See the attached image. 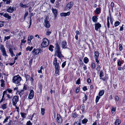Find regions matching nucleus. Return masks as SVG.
I'll use <instances>...</instances> for the list:
<instances>
[{
	"instance_id": "21",
	"label": "nucleus",
	"mask_w": 125,
	"mask_h": 125,
	"mask_svg": "<svg viewBox=\"0 0 125 125\" xmlns=\"http://www.w3.org/2000/svg\"><path fill=\"white\" fill-rule=\"evenodd\" d=\"M98 18H97V17L94 16L92 18L93 21L95 23H96L97 22V20Z\"/></svg>"
},
{
	"instance_id": "35",
	"label": "nucleus",
	"mask_w": 125,
	"mask_h": 125,
	"mask_svg": "<svg viewBox=\"0 0 125 125\" xmlns=\"http://www.w3.org/2000/svg\"><path fill=\"white\" fill-rule=\"evenodd\" d=\"M25 76L26 79V81L29 80L30 78L31 77L28 74H25Z\"/></svg>"
},
{
	"instance_id": "29",
	"label": "nucleus",
	"mask_w": 125,
	"mask_h": 125,
	"mask_svg": "<svg viewBox=\"0 0 125 125\" xmlns=\"http://www.w3.org/2000/svg\"><path fill=\"white\" fill-rule=\"evenodd\" d=\"M55 73L57 74L58 75H59V68H55Z\"/></svg>"
},
{
	"instance_id": "48",
	"label": "nucleus",
	"mask_w": 125,
	"mask_h": 125,
	"mask_svg": "<svg viewBox=\"0 0 125 125\" xmlns=\"http://www.w3.org/2000/svg\"><path fill=\"white\" fill-rule=\"evenodd\" d=\"M103 76V73L102 70L100 71V78H101Z\"/></svg>"
},
{
	"instance_id": "59",
	"label": "nucleus",
	"mask_w": 125,
	"mask_h": 125,
	"mask_svg": "<svg viewBox=\"0 0 125 125\" xmlns=\"http://www.w3.org/2000/svg\"><path fill=\"white\" fill-rule=\"evenodd\" d=\"M124 26V24H123L120 27V31H122L124 30V27L123 26Z\"/></svg>"
},
{
	"instance_id": "44",
	"label": "nucleus",
	"mask_w": 125,
	"mask_h": 125,
	"mask_svg": "<svg viewBox=\"0 0 125 125\" xmlns=\"http://www.w3.org/2000/svg\"><path fill=\"white\" fill-rule=\"evenodd\" d=\"M120 24V22L119 21H117L115 22V27H116L118 26Z\"/></svg>"
},
{
	"instance_id": "24",
	"label": "nucleus",
	"mask_w": 125,
	"mask_h": 125,
	"mask_svg": "<svg viewBox=\"0 0 125 125\" xmlns=\"http://www.w3.org/2000/svg\"><path fill=\"white\" fill-rule=\"evenodd\" d=\"M1 107L3 110L6 109L7 108V104H3L1 105Z\"/></svg>"
},
{
	"instance_id": "46",
	"label": "nucleus",
	"mask_w": 125,
	"mask_h": 125,
	"mask_svg": "<svg viewBox=\"0 0 125 125\" xmlns=\"http://www.w3.org/2000/svg\"><path fill=\"white\" fill-rule=\"evenodd\" d=\"M117 65L118 66H121V63L120 59H118L117 60Z\"/></svg>"
},
{
	"instance_id": "15",
	"label": "nucleus",
	"mask_w": 125,
	"mask_h": 125,
	"mask_svg": "<svg viewBox=\"0 0 125 125\" xmlns=\"http://www.w3.org/2000/svg\"><path fill=\"white\" fill-rule=\"evenodd\" d=\"M61 0H57L55 2V7H58L60 6V4L61 3Z\"/></svg>"
},
{
	"instance_id": "30",
	"label": "nucleus",
	"mask_w": 125,
	"mask_h": 125,
	"mask_svg": "<svg viewBox=\"0 0 125 125\" xmlns=\"http://www.w3.org/2000/svg\"><path fill=\"white\" fill-rule=\"evenodd\" d=\"M54 48V47L52 45H50L49 48V49L52 52L53 51V48Z\"/></svg>"
},
{
	"instance_id": "8",
	"label": "nucleus",
	"mask_w": 125,
	"mask_h": 125,
	"mask_svg": "<svg viewBox=\"0 0 125 125\" xmlns=\"http://www.w3.org/2000/svg\"><path fill=\"white\" fill-rule=\"evenodd\" d=\"M95 29L97 31H98L101 27V25L99 22L96 23L94 24Z\"/></svg>"
},
{
	"instance_id": "39",
	"label": "nucleus",
	"mask_w": 125,
	"mask_h": 125,
	"mask_svg": "<svg viewBox=\"0 0 125 125\" xmlns=\"http://www.w3.org/2000/svg\"><path fill=\"white\" fill-rule=\"evenodd\" d=\"M37 50L38 54H39L40 52H42V49L41 48H39L37 49Z\"/></svg>"
},
{
	"instance_id": "52",
	"label": "nucleus",
	"mask_w": 125,
	"mask_h": 125,
	"mask_svg": "<svg viewBox=\"0 0 125 125\" xmlns=\"http://www.w3.org/2000/svg\"><path fill=\"white\" fill-rule=\"evenodd\" d=\"M80 122V121L79 122H75L74 124V125H81V123Z\"/></svg>"
},
{
	"instance_id": "53",
	"label": "nucleus",
	"mask_w": 125,
	"mask_h": 125,
	"mask_svg": "<svg viewBox=\"0 0 125 125\" xmlns=\"http://www.w3.org/2000/svg\"><path fill=\"white\" fill-rule=\"evenodd\" d=\"M43 67L42 66H41L40 67V70L38 71V72L39 73H42V70L43 69Z\"/></svg>"
},
{
	"instance_id": "58",
	"label": "nucleus",
	"mask_w": 125,
	"mask_h": 125,
	"mask_svg": "<svg viewBox=\"0 0 125 125\" xmlns=\"http://www.w3.org/2000/svg\"><path fill=\"white\" fill-rule=\"evenodd\" d=\"M32 124L30 121H27L26 124L27 125H32Z\"/></svg>"
},
{
	"instance_id": "62",
	"label": "nucleus",
	"mask_w": 125,
	"mask_h": 125,
	"mask_svg": "<svg viewBox=\"0 0 125 125\" xmlns=\"http://www.w3.org/2000/svg\"><path fill=\"white\" fill-rule=\"evenodd\" d=\"M4 21H3L2 22H1V23H0V27H1L4 26V24L3 23Z\"/></svg>"
},
{
	"instance_id": "14",
	"label": "nucleus",
	"mask_w": 125,
	"mask_h": 125,
	"mask_svg": "<svg viewBox=\"0 0 125 125\" xmlns=\"http://www.w3.org/2000/svg\"><path fill=\"white\" fill-rule=\"evenodd\" d=\"M62 48H66L67 47V42L65 40L63 41L62 42Z\"/></svg>"
},
{
	"instance_id": "9",
	"label": "nucleus",
	"mask_w": 125,
	"mask_h": 125,
	"mask_svg": "<svg viewBox=\"0 0 125 125\" xmlns=\"http://www.w3.org/2000/svg\"><path fill=\"white\" fill-rule=\"evenodd\" d=\"M57 58L56 57L54 58L53 62V64L55 66V68H59V64L57 62Z\"/></svg>"
},
{
	"instance_id": "2",
	"label": "nucleus",
	"mask_w": 125,
	"mask_h": 125,
	"mask_svg": "<svg viewBox=\"0 0 125 125\" xmlns=\"http://www.w3.org/2000/svg\"><path fill=\"white\" fill-rule=\"evenodd\" d=\"M21 80V77L18 75L14 76L13 78L12 81L13 83L18 84L20 83Z\"/></svg>"
},
{
	"instance_id": "34",
	"label": "nucleus",
	"mask_w": 125,
	"mask_h": 125,
	"mask_svg": "<svg viewBox=\"0 0 125 125\" xmlns=\"http://www.w3.org/2000/svg\"><path fill=\"white\" fill-rule=\"evenodd\" d=\"M83 61L85 63H87L89 61V60L87 57H85Z\"/></svg>"
},
{
	"instance_id": "45",
	"label": "nucleus",
	"mask_w": 125,
	"mask_h": 125,
	"mask_svg": "<svg viewBox=\"0 0 125 125\" xmlns=\"http://www.w3.org/2000/svg\"><path fill=\"white\" fill-rule=\"evenodd\" d=\"M10 116H9L7 117H6V119H5L4 121L3 122V123H4L5 122H7L8 120L10 118Z\"/></svg>"
},
{
	"instance_id": "20",
	"label": "nucleus",
	"mask_w": 125,
	"mask_h": 125,
	"mask_svg": "<svg viewBox=\"0 0 125 125\" xmlns=\"http://www.w3.org/2000/svg\"><path fill=\"white\" fill-rule=\"evenodd\" d=\"M121 122V120L120 119H117L115 122V125H119Z\"/></svg>"
},
{
	"instance_id": "56",
	"label": "nucleus",
	"mask_w": 125,
	"mask_h": 125,
	"mask_svg": "<svg viewBox=\"0 0 125 125\" xmlns=\"http://www.w3.org/2000/svg\"><path fill=\"white\" fill-rule=\"evenodd\" d=\"M111 6L112 8V10L113 9V8L114 7V3L113 2H112L111 3Z\"/></svg>"
},
{
	"instance_id": "25",
	"label": "nucleus",
	"mask_w": 125,
	"mask_h": 125,
	"mask_svg": "<svg viewBox=\"0 0 125 125\" xmlns=\"http://www.w3.org/2000/svg\"><path fill=\"white\" fill-rule=\"evenodd\" d=\"M109 18H110L111 23V24H112L114 19L112 17L110 13L109 14Z\"/></svg>"
},
{
	"instance_id": "51",
	"label": "nucleus",
	"mask_w": 125,
	"mask_h": 125,
	"mask_svg": "<svg viewBox=\"0 0 125 125\" xmlns=\"http://www.w3.org/2000/svg\"><path fill=\"white\" fill-rule=\"evenodd\" d=\"M91 67L93 69H94L95 67V64L93 62L91 64Z\"/></svg>"
},
{
	"instance_id": "43",
	"label": "nucleus",
	"mask_w": 125,
	"mask_h": 125,
	"mask_svg": "<svg viewBox=\"0 0 125 125\" xmlns=\"http://www.w3.org/2000/svg\"><path fill=\"white\" fill-rule=\"evenodd\" d=\"M51 33V32L49 31V29H48L46 33V34L47 35H49Z\"/></svg>"
},
{
	"instance_id": "38",
	"label": "nucleus",
	"mask_w": 125,
	"mask_h": 125,
	"mask_svg": "<svg viewBox=\"0 0 125 125\" xmlns=\"http://www.w3.org/2000/svg\"><path fill=\"white\" fill-rule=\"evenodd\" d=\"M41 113L42 115H43L45 113V109L43 108H42L41 109Z\"/></svg>"
},
{
	"instance_id": "13",
	"label": "nucleus",
	"mask_w": 125,
	"mask_h": 125,
	"mask_svg": "<svg viewBox=\"0 0 125 125\" xmlns=\"http://www.w3.org/2000/svg\"><path fill=\"white\" fill-rule=\"evenodd\" d=\"M52 11L54 15V19H56L58 13L57 10L56 9L52 8Z\"/></svg>"
},
{
	"instance_id": "23",
	"label": "nucleus",
	"mask_w": 125,
	"mask_h": 125,
	"mask_svg": "<svg viewBox=\"0 0 125 125\" xmlns=\"http://www.w3.org/2000/svg\"><path fill=\"white\" fill-rule=\"evenodd\" d=\"M4 2H6V4H10V3L12 1L11 0H2Z\"/></svg>"
},
{
	"instance_id": "7",
	"label": "nucleus",
	"mask_w": 125,
	"mask_h": 125,
	"mask_svg": "<svg viewBox=\"0 0 125 125\" xmlns=\"http://www.w3.org/2000/svg\"><path fill=\"white\" fill-rule=\"evenodd\" d=\"M56 120L59 124H61L62 122V119L61 116L60 114H57Z\"/></svg>"
},
{
	"instance_id": "3",
	"label": "nucleus",
	"mask_w": 125,
	"mask_h": 125,
	"mask_svg": "<svg viewBox=\"0 0 125 125\" xmlns=\"http://www.w3.org/2000/svg\"><path fill=\"white\" fill-rule=\"evenodd\" d=\"M49 44L48 39L46 38H44L42 42V43L41 47L42 48L45 47L47 46Z\"/></svg>"
},
{
	"instance_id": "33",
	"label": "nucleus",
	"mask_w": 125,
	"mask_h": 125,
	"mask_svg": "<svg viewBox=\"0 0 125 125\" xmlns=\"http://www.w3.org/2000/svg\"><path fill=\"white\" fill-rule=\"evenodd\" d=\"M81 109L82 112L84 111L85 109L84 105L83 104L81 105Z\"/></svg>"
},
{
	"instance_id": "4",
	"label": "nucleus",
	"mask_w": 125,
	"mask_h": 125,
	"mask_svg": "<svg viewBox=\"0 0 125 125\" xmlns=\"http://www.w3.org/2000/svg\"><path fill=\"white\" fill-rule=\"evenodd\" d=\"M48 17L46 16L44 20V22L45 23L44 26L45 27L48 28H49L50 26L49 21H48Z\"/></svg>"
},
{
	"instance_id": "32",
	"label": "nucleus",
	"mask_w": 125,
	"mask_h": 125,
	"mask_svg": "<svg viewBox=\"0 0 125 125\" xmlns=\"http://www.w3.org/2000/svg\"><path fill=\"white\" fill-rule=\"evenodd\" d=\"M21 117H23V119L22 120H23L24 119L25 117L26 116V114L24 113H21Z\"/></svg>"
},
{
	"instance_id": "27",
	"label": "nucleus",
	"mask_w": 125,
	"mask_h": 125,
	"mask_svg": "<svg viewBox=\"0 0 125 125\" xmlns=\"http://www.w3.org/2000/svg\"><path fill=\"white\" fill-rule=\"evenodd\" d=\"M32 52L33 53V54L34 55H36L38 54L37 49H34L33 51H32Z\"/></svg>"
},
{
	"instance_id": "28",
	"label": "nucleus",
	"mask_w": 125,
	"mask_h": 125,
	"mask_svg": "<svg viewBox=\"0 0 125 125\" xmlns=\"http://www.w3.org/2000/svg\"><path fill=\"white\" fill-rule=\"evenodd\" d=\"M2 53V55L4 57H6L8 56V55L7 54L6 52V50H5L4 51H3L1 52Z\"/></svg>"
},
{
	"instance_id": "26",
	"label": "nucleus",
	"mask_w": 125,
	"mask_h": 125,
	"mask_svg": "<svg viewBox=\"0 0 125 125\" xmlns=\"http://www.w3.org/2000/svg\"><path fill=\"white\" fill-rule=\"evenodd\" d=\"M0 49L1 52L5 50L4 46L2 44H1L0 45Z\"/></svg>"
},
{
	"instance_id": "63",
	"label": "nucleus",
	"mask_w": 125,
	"mask_h": 125,
	"mask_svg": "<svg viewBox=\"0 0 125 125\" xmlns=\"http://www.w3.org/2000/svg\"><path fill=\"white\" fill-rule=\"evenodd\" d=\"M115 99L117 101H118L119 100V97L117 95L115 96Z\"/></svg>"
},
{
	"instance_id": "36",
	"label": "nucleus",
	"mask_w": 125,
	"mask_h": 125,
	"mask_svg": "<svg viewBox=\"0 0 125 125\" xmlns=\"http://www.w3.org/2000/svg\"><path fill=\"white\" fill-rule=\"evenodd\" d=\"M72 117L74 118H76L78 115V114L75 112L72 114Z\"/></svg>"
},
{
	"instance_id": "17",
	"label": "nucleus",
	"mask_w": 125,
	"mask_h": 125,
	"mask_svg": "<svg viewBox=\"0 0 125 125\" xmlns=\"http://www.w3.org/2000/svg\"><path fill=\"white\" fill-rule=\"evenodd\" d=\"M70 12H68L67 13L62 12L60 13V16H66L69 15L70 14Z\"/></svg>"
},
{
	"instance_id": "12",
	"label": "nucleus",
	"mask_w": 125,
	"mask_h": 125,
	"mask_svg": "<svg viewBox=\"0 0 125 125\" xmlns=\"http://www.w3.org/2000/svg\"><path fill=\"white\" fill-rule=\"evenodd\" d=\"M34 96V92L33 90H31L30 91L29 94V95L28 98L29 99H32Z\"/></svg>"
},
{
	"instance_id": "54",
	"label": "nucleus",
	"mask_w": 125,
	"mask_h": 125,
	"mask_svg": "<svg viewBox=\"0 0 125 125\" xmlns=\"http://www.w3.org/2000/svg\"><path fill=\"white\" fill-rule=\"evenodd\" d=\"M66 64V61H65L62 64V68H63L65 66V65Z\"/></svg>"
},
{
	"instance_id": "42",
	"label": "nucleus",
	"mask_w": 125,
	"mask_h": 125,
	"mask_svg": "<svg viewBox=\"0 0 125 125\" xmlns=\"http://www.w3.org/2000/svg\"><path fill=\"white\" fill-rule=\"evenodd\" d=\"M123 49V48L122 47V45L121 44H119V50L120 51H122Z\"/></svg>"
},
{
	"instance_id": "37",
	"label": "nucleus",
	"mask_w": 125,
	"mask_h": 125,
	"mask_svg": "<svg viewBox=\"0 0 125 125\" xmlns=\"http://www.w3.org/2000/svg\"><path fill=\"white\" fill-rule=\"evenodd\" d=\"M104 93V90L100 91L99 93V95L100 96H102L103 95Z\"/></svg>"
},
{
	"instance_id": "55",
	"label": "nucleus",
	"mask_w": 125,
	"mask_h": 125,
	"mask_svg": "<svg viewBox=\"0 0 125 125\" xmlns=\"http://www.w3.org/2000/svg\"><path fill=\"white\" fill-rule=\"evenodd\" d=\"M33 76V75H32L31 77L30 78L29 80L31 81V83H33V81L34 80V79L32 77Z\"/></svg>"
},
{
	"instance_id": "18",
	"label": "nucleus",
	"mask_w": 125,
	"mask_h": 125,
	"mask_svg": "<svg viewBox=\"0 0 125 125\" xmlns=\"http://www.w3.org/2000/svg\"><path fill=\"white\" fill-rule=\"evenodd\" d=\"M3 16L7 18L8 20H10L11 18V16H9V14L8 13H4L3 14Z\"/></svg>"
},
{
	"instance_id": "64",
	"label": "nucleus",
	"mask_w": 125,
	"mask_h": 125,
	"mask_svg": "<svg viewBox=\"0 0 125 125\" xmlns=\"http://www.w3.org/2000/svg\"><path fill=\"white\" fill-rule=\"evenodd\" d=\"M83 89L84 91H85L87 90V88L85 86H84L83 87Z\"/></svg>"
},
{
	"instance_id": "10",
	"label": "nucleus",
	"mask_w": 125,
	"mask_h": 125,
	"mask_svg": "<svg viewBox=\"0 0 125 125\" xmlns=\"http://www.w3.org/2000/svg\"><path fill=\"white\" fill-rule=\"evenodd\" d=\"M73 3L72 2H70L67 4L66 8L67 10H69L73 7Z\"/></svg>"
},
{
	"instance_id": "57",
	"label": "nucleus",
	"mask_w": 125,
	"mask_h": 125,
	"mask_svg": "<svg viewBox=\"0 0 125 125\" xmlns=\"http://www.w3.org/2000/svg\"><path fill=\"white\" fill-rule=\"evenodd\" d=\"M80 79H78L76 83V84H78V85L79 84H80Z\"/></svg>"
},
{
	"instance_id": "16",
	"label": "nucleus",
	"mask_w": 125,
	"mask_h": 125,
	"mask_svg": "<svg viewBox=\"0 0 125 125\" xmlns=\"http://www.w3.org/2000/svg\"><path fill=\"white\" fill-rule=\"evenodd\" d=\"M38 87L39 88L38 91H39V92L40 93L42 92V84L41 83H39L38 85Z\"/></svg>"
},
{
	"instance_id": "41",
	"label": "nucleus",
	"mask_w": 125,
	"mask_h": 125,
	"mask_svg": "<svg viewBox=\"0 0 125 125\" xmlns=\"http://www.w3.org/2000/svg\"><path fill=\"white\" fill-rule=\"evenodd\" d=\"M82 121L83 124H85L88 121V120L86 118H84L82 120Z\"/></svg>"
},
{
	"instance_id": "6",
	"label": "nucleus",
	"mask_w": 125,
	"mask_h": 125,
	"mask_svg": "<svg viewBox=\"0 0 125 125\" xmlns=\"http://www.w3.org/2000/svg\"><path fill=\"white\" fill-rule=\"evenodd\" d=\"M94 57L96 61V62L97 63H99V61L98 60L99 56V53L98 51H95L94 52Z\"/></svg>"
},
{
	"instance_id": "5",
	"label": "nucleus",
	"mask_w": 125,
	"mask_h": 125,
	"mask_svg": "<svg viewBox=\"0 0 125 125\" xmlns=\"http://www.w3.org/2000/svg\"><path fill=\"white\" fill-rule=\"evenodd\" d=\"M19 99V97L17 96H14L12 99V104L15 106H16L17 104Z\"/></svg>"
},
{
	"instance_id": "49",
	"label": "nucleus",
	"mask_w": 125,
	"mask_h": 125,
	"mask_svg": "<svg viewBox=\"0 0 125 125\" xmlns=\"http://www.w3.org/2000/svg\"><path fill=\"white\" fill-rule=\"evenodd\" d=\"M100 97L98 96H97L96 97L95 101L96 103H97L99 101Z\"/></svg>"
},
{
	"instance_id": "11",
	"label": "nucleus",
	"mask_w": 125,
	"mask_h": 125,
	"mask_svg": "<svg viewBox=\"0 0 125 125\" xmlns=\"http://www.w3.org/2000/svg\"><path fill=\"white\" fill-rule=\"evenodd\" d=\"M16 10V7H11V6H10L9 8L7 9V11L10 13H12L13 11H15Z\"/></svg>"
},
{
	"instance_id": "22",
	"label": "nucleus",
	"mask_w": 125,
	"mask_h": 125,
	"mask_svg": "<svg viewBox=\"0 0 125 125\" xmlns=\"http://www.w3.org/2000/svg\"><path fill=\"white\" fill-rule=\"evenodd\" d=\"M101 9L100 8H97L96 9L95 13L97 14H98L100 12Z\"/></svg>"
},
{
	"instance_id": "19",
	"label": "nucleus",
	"mask_w": 125,
	"mask_h": 125,
	"mask_svg": "<svg viewBox=\"0 0 125 125\" xmlns=\"http://www.w3.org/2000/svg\"><path fill=\"white\" fill-rule=\"evenodd\" d=\"M29 3L28 4H23L22 3H20L19 4V5L21 7L24 8H28V6L27 5L28 4H29Z\"/></svg>"
},
{
	"instance_id": "31",
	"label": "nucleus",
	"mask_w": 125,
	"mask_h": 125,
	"mask_svg": "<svg viewBox=\"0 0 125 125\" xmlns=\"http://www.w3.org/2000/svg\"><path fill=\"white\" fill-rule=\"evenodd\" d=\"M1 86L2 87H4V82H5L3 79H1Z\"/></svg>"
},
{
	"instance_id": "47",
	"label": "nucleus",
	"mask_w": 125,
	"mask_h": 125,
	"mask_svg": "<svg viewBox=\"0 0 125 125\" xmlns=\"http://www.w3.org/2000/svg\"><path fill=\"white\" fill-rule=\"evenodd\" d=\"M24 91L23 90H21L19 92V94L21 96V95H22L24 94Z\"/></svg>"
},
{
	"instance_id": "61",
	"label": "nucleus",
	"mask_w": 125,
	"mask_h": 125,
	"mask_svg": "<svg viewBox=\"0 0 125 125\" xmlns=\"http://www.w3.org/2000/svg\"><path fill=\"white\" fill-rule=\"evenodd\" d=\"M31 40L29 39V37H28L27 40L28 43L29 44H30V43L31 42Z\"/></svg>"
},
{
	"instance_id": "40",
	"label": "nucleus",
	"mask_w": 125,
	"mask_h": 125,
	"mask_svg": "<svg viewBox=\"0 0 125 125\" xmlns=\"http://www.w3.org/2000/svg\"><path fill=\"white\" fill-rule=\"evenodd\" d=\"M109 17L108 16L107 17V26L108 28L110 27V23L109 21Z\"/></svg>"
},
{
	"instance_id": "1",
	"label": "nucleus",
	"mask_w": 125,
	"mask_h": 125,
	"mask_svg": "<svg viewBox=\"0 0 125 125\" xmlns=\"http://www.w3.org/2000/svg\"><path fill=\"white\" fill-rule=\"evenodd\" d=\"M55 47L54 50L55 52V54H57V56L59 58H60L62 56V54L61 52L60 51V48L58 43H56L55 44Z\"/></svg>"
},
{
	"instance_id": "50",
	"label": "nucleus",
	"mask_w": 125,
	"mask_h": 125,
	"mask_svg": "<svg viewBox=\"0 0 125 125\" xmlns=\"http://www.w3.org/2000/svg\"><path fill=\"white\" fill-rule=\"evenodd\" d=\"M28 86L27 85H24L23 87V91L26 90L28 89Z\"/></svg>"
},
{
	"instance_id": "60",
	"label": "nucleus",
	"mask_w": 125,
	"mask_h": 125,
	"mask_svg": "<svg viewBox=\"0 0 125 125\" xmlns=\"http://www.w3.org/2000/svg\"><path fill=\"white\" fill-rule=\"evenodd\" d=\"M80 90V88H77L75 90V93H78L79 91Z\"/></svg>"
}]
</instances>
